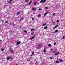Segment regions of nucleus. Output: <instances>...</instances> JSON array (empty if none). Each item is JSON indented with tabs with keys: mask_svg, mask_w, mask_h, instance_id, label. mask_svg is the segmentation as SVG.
<instances>
[{
	"mask_svg": "<svg viewBox=\"0 0 65 65\" xmlns=\"http://www.w3.org/2000/svg\"><path fill=\"white\" fill-rule=\"evenodd\" d=\"M42 47V45H41V44H40L39 45V46L37 48L38 50H39V47Z\"/></svg>",
	"mask_w": 65,
	"mask_h": 65,
	"instance_id": "nucleus-1",
	"label": "nucleus"
},
{
	"mask_svg": "<svg viewBox=\"0 0 65 65\" xmlns=\"http://www.w3.org/2000/svg\"><path fill=\"white\" fill-rule=\"evenodd\" d=\"M16 43H17V45H19V44H21V43L20 42H16Z\"/></svg>",
	"mask_w": 65,
	"mask_h": 65,
	"instance_id": "nucleus-2",
	"label": "nucleus"
},
{
	"mask_svg": "<svg viewBox=\"0 0 65 65\" xmlns=\"http://www.w3.org/2000/svg\"><path fill=\"white\" fill-rule=\"evenodd\" d=\"M11 48L10 47V48L9 50V52L10 51L11 52V53H13V51H12V50H11Z\"/></svg>",
	"mask_w": 65,
	"mask_h": 65,
	"instance_id": "nucleus-3",
	"label": "nucleus"
},
{
	"mask_svg": "<svg viewBox=\"0 0 65 65\" xmlns=\"http://www.w3.org/2000/svg\"><path fill=\"white\" fill-rule=\"evenodd\" d=\"M48 47H51L52 46V45H51V44H48Z\"/></svg>",
	"mask_w": 65,
	"mask_h": 65,
	"instance_id": "nucleus-4",
	"label": "nucleus"
},
{
	"mask_svg": "<svg viewBox=\"0 0 65 65\" xmlns=\"http://www.w3.org/2000/svg\"><path fill=\"white\" fill-rule=\"evenodd\" d=\"M34 51H33V52H32V54L31 55V56H32L33 55H34Z\"/></svg>",
	"mask_w": 65,
	"mask_h": 65,
	"instance_id": "nucleus-5",
	"label": "nucleus"
},
{
	"mask_svg": "<svg viewBox=\"0 0 65 65\" xmlns=\"http://www.w3.org/2000/svg\"><path fill=\"white\" fill-rule=\"evenodd\" d=\"M59 52H58L57 53H55L54 54L55 55H57V56L58 55V54H59Z\"/></svg>",
	"mask_w": 65,
	"mask_h": 65,
	"instance_id": "nucleus-6",
	"label": "nucleus"
},
{
	"mask_svg": "<svg viewBox=\"0 0 65 65\" xmlns=\"http://www.w3.org/2000/svg\"><path fill=\"white\" fill-rule=\"evenodd\" d=\"M31 35H33L34 34V32H32L31 33Z\"/></svg>",
	"mask_w": 65,
	"mask_h": 65,
	"instance_id": "nucleus-7",
	"label": "nucleus"
},
{
	"mask_svg": "<svg viewBox=\"0 0 65 65\" xmlns=\"http://www.w3.org/2000/svg\"><path fill=\"white\" fill-rule=\"evenodd\" d=\"M58 32V30H57L55 31L54 32V33H57Z\"/></svg>",
	"mask_w": 65,
	"mask_h": 65,
	"instance_id": "nucleus-8",
	"label": "nucleus"
},
{
	"mask_svg": "<svg viewBox=\"0 0 65 65\" xmlns=\"http://www.w3.org/2000/svg\"><path fill=\"white\" fill-rule=\"evenodd\" d=\"M59 61H60L61 62H62L63 61V60L62 59H59Z\"/></svg>",
	"mask_w": 65,
	"mask_h": 65,
	"instance_id": "nucleus-9",
	"label": "nucleus"
},
{
	"mask_svg": "<svg viewBox=\"0 0 65 65\" xmlns=\"http://www.w3.org/2000/svg\"><path fill=\"white\" fill-rule=\"evenodd\" d=\"M48 12H46L45 14L44 15V16H45L47 14Z\"/></svg>",
	"mask_w": 65,
	"mask_h": 65,
	"instance_id": "nucleus-10",
	"label": "nucleus"
},
{
	"mask_svg": "<svg viewBox=\"0 0 65 65\" xmlns=\"http://www.w3.org/2000/svg\"><path fill=\"white\" fill-rule=\"evenodd\" d=\"M34 38H35V37L34 36L30 38V39H31V40H32V39H34Z\"/></svg>",
	"mask_w": 65,
	"mask_h": 65,
	"instance_id": "nucleus-11",
	"label": "nucleus"
},
{
	"mask_svg": "<svg viewBox=\"0 0 65 65\" xmlns=\"http://www.w3.org/2000/svg\"><path fill=\"white\" fill-rule=\"evenodd\" d=\"M59 62H60L58 60H57L56 61V63H59Z\"/></svg>",
	"mask_w": 65,
	"mask_h": 65,
	"instance_id": "nucleus-12",
	"label": "nucleus"
},
{
	"mask_svg": "<svg viewBox=\"0 0 65 65\" xmlns=\"http://www.w3.org/2000/svg\"><path fill=\"white\" fill-rule=\"evenodd\" d=\"M9 59V57H8L7 58V60H8Z\"/></svg>",
	"mask_w": 65,
	"mask_h": 65,
	"instance_id": "nucleus-13",
	"label": "nucleus"
},
{
	"mask_svg": "<svg viewBox=\"0 0 65 65\" xmlns=\"http://www.w3.org/2000/svg\"><path fill=\"white\" fill-rule=\"evenodd\" d=\"M43 52L44 53H45V52H46V50L45 48H44V50H43Z\"/></svg>",
	"mask_w": 65,
	"mask_h": 65,
	"instance_id": "nucleus-14",
	"label": "nucleus"
},
{
	"mask_svg": "<svg viewBox=\"0 0 65 65\" xmlns=\"http://www.w3.org/2000/svg\"><path fill=\"white\" fill-rule=\"evenodd\" d=\"M47 26H45L44 27V29H47Z\"/></svg>",
	"mask_w": 65,
	"mask_h": 65,
	"instance_id": "nucleus-15",
	"label": "nucleus"
},
{
	"mask_svg": "<svg viewBox=\"0 0 65 65\" xmlns=\"http://www.w3.org/2000/svg\"><path fill=\"white\" fill-rule=\"evenodd\" d=\"M35 30L34 29H32L31 30V31H33V30Z\"/></svg>",
	"mask_w": 65,
	"mask_h": 65,
	"instance_id": "nucleus-16",
	"label": "nucleus"
},
{
	"mask_svg": "<svg viewBox=\"0 0 65 65\" xmlns=\"http://www.w3.org/2000/svg\"><path fill=\"white\" fill-rule=\"evenodd\" d=\"M57 27H58V25H56L55 26V28H56Z\"/></svg>",
	"mask_w": 65,
	"mask_h": 65,
	"instance_id": "nucleus-17",
	"label": "nucleus"
},
{
	"mask_svg": "<svg viewBox=\"0 0 65 65\" xmlns=\"http://www.w3.org/2000/svg\"><path fill=\"white\" fill-rule=\"evenodd\" d=\"M56 51H54L53 52H52V53L53 54H54V53H56Z\"/></svg>",
	"mask_w": 65,
	"mask_h": 65,
	"instance_id": "nucleus-18",
	"label": "nucleus"
},
{
	"mask_svg": "<svg viewBox=\"0 0 65 65\" xmlns=\"http://www.w3.org/2000/svg\"><path fill=\"white\" fill-rule=\"evenodd\" d=\"M25 1L26 2H29V1L28 0H25Z\"/></svg>",
	"mask_w": 65,
	"mask_h": 65,
	"instance_id": "nucleus-19",
	"label": "nucleus"
},
{
	"mask_svg": "<svg viewBox=\"0 0 65 65\" xmlns=\"http://www.w3.org/2000/svg\"><path fill=\"white\" fill-rule=\"evenodd\" d=\"M43 0H42L40 1V3H42V2H43Z\"/></svg>",
	"mask_w": 65,
	"mask_h": 65,
	"instance_id": "nucleus-20",
	"label": "nucleus"
},
{
	"mask_svg": "<svg viewBox=\"0 0 65 65\" xmlns=\"http://www.w3.org/2000/svg\"><path fill=\"white\" fill-rule=\"evenodd\" d=\"M46 25V23L44 24L43 25V26H45V25Z\"/></svg>",
	"mask_w": 65,
	"mask_h": 65,
	"instance_id": "nucleus-21",
	"label": "nucleus"
},
{
	"mask_svg": "<svg viewBox=\"0 0 65 65\" xmlns=\"http://www.w3.org/2000/svg\"><path fill=\"white\" fill-rule=\"evenodd\" d=\"M9 59L10 60H11L12 59V57H9Z\"/></svg>",
	"mask_w": 65,
	"mask_h": 65,
	"instance_id": "nucleus-22",
	"label": "nucleus"
},
{
	"mask_svg": "<svg viewBox=\"0 0 65 65\" xmlns=\"http://www.w3.org/2000/svg\"><path fill=\"white\" fill-rule=\"evenodd\" d=\"M1 50H2V52H3V51L4 50V49H1Z\"/></svg>",
	"mask_w": 65,
	"mask_h": 65,
	"instance_id": "nucleus-23",
	"label": "nucleus"
},
{
	"mask_svg": "<svg viewBox=\"0 0 65 65\" xmlns=\"http://www.w3.org/2000/svg\"><path fill=\"white\" fill-rule=\"evenodd\" d=\"M46 1V0H44L43 1V3H44V2H45Z\"/></svg>",
	"mask_w": 65,
	"mask_h": 65,
	"instance_id": "nucleus-24",
	"label": "nucleus"
},
{
	"mask_svg": "<svg viewBox=\"0 0 65 65\" xmlns=\"http://www.w3.org/2000/svg\"><path fill=\"white\" fill-rule=\"evenodd\" d=\"M8 21H6L5 22L6 23H8Z\"/></svg>",
	"mask_w": 65,
	"mask_h": 65,
	"instance_id": "nucleus-25",
	"label": "nucleus"
},
{
	"mask_svg": "<svg viewBox=\"0 0 65 65\" xmlns=\"http://www.w3.org/2000/svg\"><path fill=\"white\" fill-rule=\"evenodd\" d=\"M21 13V12H18L17 13V15H18V14H19V13Z\"/></svg>",
	"mask_w": 65,
	"mask_h": 65,
	"instance_id": "nucleus-26",
	"label": "nucleus"
},
{
	"mask_svg": "<svg viewBox=\"0 0 65 65\" xmlns=\"http://www.w3.org/2000/svg\"><path fill=\"white\" fill-rule=\"evenodd\" d=\"M21 21H22V20H24V18H22L21 19Z\"/></svg>",
	"mask_w": 65,
	"mask_h": 65,
	"instance_id": "nucleus-27",
	"label": "nucleus"
},
{
	"mask_svg": "<svg viewBox=\"0 0 65 65\" xmlns=\"http://www.w3.org/2000/svg\"><path fill=\"white\" fill-rule=\"evenodd\" d=\"M24 32H26V33H28V31H27V30H25L24 31Z\"/></svg>",
	"mask_w": 65,
	"mask_h": 65,
	"instance_id": "nucleus-28",
	"label": "nucleus"
},
{
	"mask_svg": "<svg viewBox=\"0 0 65 65\" xmlns=\"http://www.w3.org/2000/svg\"><path fill=\"white\" fill-rule=\"evenodd\" d=\"M52 57H50V59H51V60H52V59H53V58H52Z\"/></svg>",
	"mask_w": 65,
	"mask_h": 65,
	"instance_id": "nucleus-29",
	"label": "nucleus"
},
{
	"mask_svg": "<svg viewBox=\"0 0 65 65\" xmlns=\"http://www.w3.org/2000/svg\"><path fill=\"white\" fill-rule=\"evenodd\" d=\"M32 1H31L29 3V5H30L31 4V3H32Z\"/></svg>",
	"mask_w": 65,
	"mask_h": 65,
	"instance_id": "nucleus-30",
	"label": "nucleus"
},
{
	"mask_svg": "<svg viewBox=\"0 0 65 65\" xmlns=\"http://www.w3.org/2000/svg\"><path fill=\"white\" fill-rule=\"evenodd\" d=\"M37 4V3H36L35 2V3L34 4V5H36V4Z\"/></svg>",
	"mask_w": 65,
	"mask_h": 65,
	"instance_id": "nucleus-31",
	"label": "nucleus"
},
{
	"mask_svg": "<svg viewBox=\"0 0 65 65\" xmlns=\"http://www.w3.org/2000/svg\"><path fill=\"white\" fill-rule=\"evenodd\" d=\"M65 37V36H63V37H62L63 39H64V38H64Z\"/></svg>",
	"mask_w": 65,
	"mask_h": 65,
	"instance_id": "nucleus-32",
	"label": "nucleus"
},
{
	"mask_svg": "<svg viewBox=\"0 0 65 65\" xmlns=\"http://www.w3.org/2000/svg\"><path fill=\"white\" fill-rule=\"evenodd\" d=\"M42 10V9H41V8H39V10Z\"/></svg>",
	"mask_w": 65,
	"mask_h": 65,
	"instance_id": "nucleus-33",
	"label": "nucleus"
},
{
	"mask_svg": "<svg viewBox=\"0 0 65 65\" xmlns=\"http://www.w3.org/2000/svg\"><path fill=\"white\" fill-rule=\"evenodd\" d=\"M56 22H57V23H59V20H57L56 21Z\"/></svg>",
	"mask_w": 65,
	"mask_h": 65,
	"instance_id": "nucleus-34",
	"label": "nucleus"
},
{
	"mask_svg": "<svg viewBox=\"0 0 65 65\" xmlns=\"http://www.w3.org/2000/svg\"><path fill=\"white\" fill-rule=\"evenodd\" d=\"M10 3H11V2L10 1V2H8L9 4H10Z\"/></svg>",
	"mask_w": 65,
	"mask_h": 65,
	"instance_id": "nucleus-35",
	"label": "nucleus"
},
{
	"mask_svg": "<svg viewBox=\"0 0 65 65\" xmlns=\"http://www.w3.org/2000/svg\"><path fill=\"white\" fill-rule=\"evenodd\" d=\"M55 14H56L55 13H54L53 14V15H55Z\"/></svg>",
	"mask_w": 65,
	"mask_h": 65,
	"instance_id": "nucleus-36",
	"label": "nucleus"
},
{
	"mask_svg": "<svg viewBox=\"0 0 65 65\" xmlns=\"http://www.w3.org/2000/svg\"><path fill=\"white\" fill-rule=\"evenodd\" d=\"M54 45H56V43L54 42Z\"/></svg>",
	"mask_w": 65,
	"mask_h": 65,
	"instance_id": "nucleus-37",
	"label": "nucleus"
},
{
	"mask_svg": "<svg viewBox=\"0 0 65 65\" xmlns=\"http://www.w3.org/2000/svg\"><path fill=\"white\" fill-rule=\"evenodd\" d=\"M40 14H39V15L38 16V17H40Z\"/></svg>",
	"mask_w": 65,
	"mask_h": 65,
	"instance_id": "nucleus-38",
	"label": "nucleus"
},
{
	"mask_svg": "<svg viewBox=\"0 0 65 65\" xmlns=\"http://www.w3.org/2000/svg\"><path fill=\"white\" fill-rule=\"evenodd\" d=\"M51 51H53V48H51V50H50Z\"/></svg>",
	"mask_w": 65,
	"mask_h": 65,
	"instance_id": "nucleus-39",
	"label": "nucleus"
},
{
	"mask_svg": "<svg viewBox=\"0 0 65 65\" xmlns=\"http://www.w3.org/2000/svg\"><path fill=\"white\" fill-rule=\"evenodd\" d=\"M32 20H34V18H32Z\"/></svg>",
	"mask_w": 65,
	"mask_h": 65,
	"instance_id": "nucleus-40",
	"label": "nucleus"
},
{
	"mask_svg": "<svg viewBox=\"0 0 65 65\" xmlns=\"http://www.w3.org/2000/svg\"><path fill=\"white\" fill-rule=\"evenodd\" d=\"M35 9V8H32V10H34Z\"/></svg>",
	"mask_w": 65,
	"mask_h": 65,
	"instance_id": "nucleus-41",
	"label": "nucleus"
},
{
	"mask_svg": "<svg viewBox=\"0 0 65 65\" xmlns=\"http://www.w3.org/2000/svg\"><path fill=\"white\" fill-rule=\"evenodd\" d=\"M45 8H46V9H47V7H45Z\"/></svg>",
	"mask_w": 65,
	"mask_h": 65,
	"instance_id": "nucleus-42",
	"label": "nucleus"
},
{
	"mask_svg": "<svg viewBox=\"0 0 65 65\" xmlns=\"http://www.w3.org/2000/svg\"><path fill=\"white\" fill-rule=\"evenodd\" d=\"M13 1V0H10V1L11 2H12V1Z\"/></svg>",
	"mask_w": 65,
	"mask_h": 65,
	"instance_id": "nucleus-43",
	"label": "nucleus"
},
{
	"mask_svg": "<svg viewBox=\"0 0 65 65\" xmlns=\"http://www.w3.org/2000/svg\"><path fill=\"white\" fill-rule=\"evenodd\" d=\"M36 9H35L34 10V11H36Z\"/></svg>",
	"mask_w": 65,
	"mask_h": 65,
	"instance_id": "nucleus-44",
	"label": "nucleus"
},
{
	"mask_svg": "<svg viewBox=\"0 0 65 65\" xmlns=\"http://www.w3.org/2000/svg\"><path fill=\"white\" fill-rule=\"evenodd\" d=\"M21 21H22V20H21L20 19V21H19V22H21Z\"/></svg>",
	"mask_w": 65,
	"mask_h": 65,
	"instance_id": "nucleus-45",
	"label": "nucleus"
},
{
	"mask_svg": "<svg viewBox=\"0 0 65 65\" xmlns=\"http://www.w3.org/2000/svg\"><path fill=\"white\" fill-rule=\"evenodd\" d=\"M28 61H30V59H29V60H28Z\"/></svg>",
	"mask_w": 65,
	"mask_h": 65,
	"instance_id": "nucleus-46",
	"label": "nucleus"
},
{
	"mask_svg": "<svg viewBox=\"0 0 65 65\" xmlns=\"http://www.w3.org/2000/svg\"><path fill=\"white\" fill-rule=\"evenodd\" d=\"M55 22H53V24H54V23H55Z\"/></svg>",
	"mask_w": 65,
	"mask_h": 65,
	"instance_id": "nucleus-47",
	"label": "nucleus"
},
{
	"mask_svg": "<svg viewBox=\"0 0 65 65\" xmlns=\"http://www.w3.org/2000/svg\"><path fill=\"white\" fill-rule=\"evenodd\" d=\"M3 21H4L3 20H2V22H3Z\"/></svg>",
	"mask_w": 65,
	"mask_h": 65,
	"instance_id": "nucleus-48",
	"label": "nucleus"
},
{
	"mask_svg": "<svg viewBox=\"0 0 65 65\" xmlns=\"http://www.w3.org/2000/svg\"><path fill=\"white\" fill-rule=\"evenodd\" d=\"M55 28H55V27L54 28H53V29H55Z\"/></svg>",
	"mask_w": 65,
	"mask_h": 65,
	"instance_id": "nucleus-49",
	"label": "nucleus"
},
{
	"mask_svg": "<svg viewBox=\"0 0 65 65\" xmlns=\"http://www.w3.org/2000/svg\"><path fill=\"white\" fill-rule=\"evenodd\" d=\"M54 32H55L54 31L52 33H54Z\"/></svg>",
	"mask_w": 65,
	"mask_h": 65,
	"instance_id": "nucleus-50",
	"label": "nucleus"
},
{
	"mask_svg": "<svg viewBox=\"0 0 65 65\" xmlns=\"http://www.w3.org/2000/svg\"><path fill=\"white\" fill-rule=\"evenodd\" d=\"M20 28H22V27H21V26L20 27Z\"/></svg>",
	"mask_w": 65,
	"mask_h": 65,
	"instance_id": "nucleus-51",
	"label": "nucleus"
},
{
	"mask_svg": "<svg viewBox=\"0 0 65 65\" xmlns=\"http://www.w3.org/2000/svg\"><path fill=\"white\" fill-rule=\"evenodd\" d=\"M54 25H56V24H54Z\"/></svg>",
	"mask_w": 65,
	"mask_h": 65,
	"instance_id": "nucleus-52",
	"label": "nucleus"
},
{
	"mask_svg": "<svg viewBox=\"0 0 65 65\" xmlns=\"http://www.w3.org/2000/svg\"><path fill=\"white\" fill-rule=\"evenodd\" d=\"M16 65H18V64H17Z\"/></svg>",
	"mask_w": 65,
	"mask_h": 65,
	"instance_id": "nucleus-53",
	"label": "nucleus"
},
{
	"mask_svg": "<svg viewBox=\"0 0 65 65\" xmlns=\"http://www.w3.org/2000/svg\"><path fill=\"white\" fill-rule=\"evenodd\" d=\"M1 41H2V40H1Z\"/></svg>",
	"mask_w": 65,
	"mask_h": 65,
	"instance_id": "nucleus-54",
	"label": "nucleus"
},
{
	"mask_svg": "<svg viewBox=\"0 0 65 65\" xmlns=\"http://www.w3.org/2000/svg\"><path fill=\"white\" fill-rule=\"evenodd\" d=\"M0 23H1V22L0 21Z\"/></svg>",
	"mask_w": 65,
	"mask_h": 65,
	"instance_id": "nucleus-55",
	"label": "nucleus"
}]
</instances>
